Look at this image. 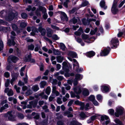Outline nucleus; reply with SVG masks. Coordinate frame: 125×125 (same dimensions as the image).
Segmentation results:
<instances>
[{
  "label": "nucleus",
  "instance_id": "nucleus-33",
  "mask_svg": "<svg viewBox=\"0 0 125 125\" xmlns=\"http://www.w3.org/2000/svg\"><path fill=\"white\" fill-rule=\"evenodd\" d=\"M7 43L8 45L10 46L12 45H14L15 44V43L13 40L12 41L10 40H8L7 42Z\"/></svg>",
  "mask_w": 125,
  "mask_h": 125
},
{
  "label": "nucleus",
  "instance_id": "nucleus-7",
  "mask_svg": "<svg viewBox=\"0 0 125 125\" xmlns=\"http://www.w3.org/2000/svg\"><path fill=\"white\" fill-rule=\"evenodd\" d=\"M110 89V87L108 85H105L101 86V90L103 93H105L109 92Z\"/></svg>",
  "mask_w": 125,
  "mask_h": 125
},
{
  "label": "nucleus",
  "instance_id": "nucleus-61",
  "mask_svg": "<svg viewBox=\"0 0 125 125\" xmlns=\"http://www.w3.org/2000/svg\"><path fill=\"white\" fill-rule=\"evenodd\" d=\"M48 17V15L47 13H44L43 14V17L44 19H46Z\"/></svg>",
  "mask_w": 125,
  "mask_h": 125
},
{
  "label": "nucleus",
  "instance_id": "nucleus-56",
  "mask_svg": "<svg viewBox=\"0 0 125 125\" xmlns=\"http://www.w3.org/2000/svg\"><path fill=\"white\" fill-rule=\"evenodd\" d=\"M69 0H66V1L65 2L63 3V5L65 7L67 8L68 7L67 3L69 2Z\"/></svg>",
  "mask_w": 125,
  "mask_h": 125
},
{
  "label": "nucleus",
  "instance_id": "nucleus-17",
  "mask_svg": "<svg viewBox=\"0 0 125 125\" xmlns=\"http://www.w3.org/2000/svg\"><path fill=\"white\" fill-rule=\"evenodd\" d=\"M79 116L80 119L82 120H83L88 116H86L85 114L83 112L79 114Z\"/></svg>",
  "mask_w": 125,
  "mask_h": 125
},
{
  "label": "nucleus",
  "instance_id": "nucleus-5",
  "mask_svg": "<svg viewBox=\"0 0 125 125\" xmlns=\"http://www.w3.org/2000/svg\"><path fill=\"white\" fill-rule=\"evenodd\" d=\"M40 11H42L43 13H46V10L45 8L42 7H40L39 8V10H37L36 12L37 16H41V14Z\"/></svg>",
  "mask_w": 125,
  "mask_h": 125
},
{
  "label": "nucleus",
  "instance_id": "nucleus-52",
  "mask_svg": "<svg viewBox=\"0 0 125 125\" xmlns=\"http://www.w3.org/2000/svg\"><path fill=\"white\" fill-rule=\"evenodd\" d=\"M20 26L21 27L23 28L26 26H27V24L26 23L24 22H22Z\"/></svg>",
  "mask_w": 125,
  "mask_h": 125
},
{
  "label": "nucleus",
  "instance_id": "nucleus-47",
  "mask_svg": "<svg viewBox=\"0 0 125 125\" xmlns=\"http://www.w3.org/2000/svg\"><path fill=\"white\" fill-rule=\"evenodd\" d=\"M74 74L73 73H71L70 75L68 73H65V75L66 77H69L70 76H74Z\"/></svg>",
  "mask_w": 125,
  "mask_h": 125
},
{
  "label": "nucleus",
  "instance_id": "nucleus-42",
  "mask_svg": "<svg viewBox=\"0 0 125 125\" xmlns=\"http://www.w3.org/2000/svg\"><path fill=\"white\" fill-rule=\"evenodd\" d=\"M60 45L61 49L62 50L64 51L66 48V47L64 44L62 43H60Z\"/></svg>",
  "mask_w": 125,
  "mask_h": 125
},
{
  "label": "nucleus",
  "instance_id": "nucleus-11",
  "mask_svg": "<svg viewBox=\"0 0 125 125\" xmlns=\"http://www.w3.org/2000/svg\"><path fill=\"white\" fill-rule=\"evenodd\" d=\"M111 11L114 14H116L118 11V9L117 8L116 3H114L113 5Z\"/></svg>",
  "mask_w": 125,
  "mask_h": 125
},
{
  "label": "nucleus",
  "instance_id": "nucleus-22",
  "mask_svg": "<svg viewBox=\"0 0 125 125\" xmlns=\"http://www.w3.org/2000/svg\"><path fill=\"white\" fill-rule=\"evenodd\" d=\"M95 54L94 52L93 51H91L86 53L87 56L89 57H91L94 56Z\"/></svg>",
  "mask_w": 125,
  "mask_h": 125
},
{
  "label": "nucleus",
  "instance_id": "nucleus-43",
  "mask_svg": "<svg viewBox=\"0 0 125 125\" xmlns=\"http://www.w3.org/2000/svg\"><path fill=\"white\" fill-rule=\"evenodd\" d=\"M108 112L110 115H113L114 114V110L112 109H111L108 110Z\"/></svg>",
  "mask_w": 125,
  "mask_h": 125
},
{
  "label": "nucleus",
  "instance_id": "nucleus-60",
  "mask_svg": "<svg viewBox=\"0 0 125 125\" xmlns=\"http://www.w3.org/2000/svg\"><path fill=\"white\" fill-rule=\"evenodd\" d=\"M57 102L59 104H61L62 103V101L60 98H57Z\"/></svg>",
  "mask_w": 125,
  "mask_h": 125
},
{
  "label": "nucleus",
  "instance_id": "nucleus-63",
  "mask_svg": "<svg viewBox=\"0 0 125 125\" xmlns=\"http://www.w3.org/2000/svg\"><path fill=\"white\" fill-rule=\"evenodd\" d=\"M40 48L39 46L37 45H36V46L35 48L34 49V51H35L37 52L38 51Z\"/></svg>",
  "mask_w": 125,
  "mask_h": 125
},
{
  "label": "nucleus",
  "instance_id": "nucleus-25",
  "mask_svg": "<svg viewBox=\"0 0 125 125\" xmlns=\"http://www.w3.org/2000/svg\"><path fill=\"white\" fill-rule=\"evenodd\" d=\"M63 59L64 58L61 56H58L56 57L57 61L59 63H61L62 62Z\"/></svg>",
  "mask_w": 125,
  "mask_h": 125
},
{
  "label": "nucleus",
  "instance_id": "nucleus-50",
  "mask_svg": "<svg viewBox=\"0 0 125 125\" xmlns=\"http://www.w3.org/2000/svg\"><path fill=\"white\" fill-rule=\"evenodd\" d=\"M10 83V80L9 79H7L5 84V86L7 87H8Z\"/></svg>",
  "mask_w": 125,
  "mask_h": 125
},
{
  "label": "nucleus",
  "instance_id": "nucleus-31",
  "mask_svg": "<svg viewBox=\"0 0 125 125\" xmlns=\"http://www.w3.org/2000/svg\"><path fill=\"white\" fill-rule=\"evenodd\" d=\"M8 107V105L7 104H5L2 107L0 108V112H2L4 109H7Z\"/></svg>",
  "mask_w": 125,
  "mask_h": 125
},
{
  "label": "nucleus",
  "instance_id": "nucleus-10",
  "mask_svg": "<svg viewBox=\"0 0 125 125\" xmlns=\"http://www.w3.org/2000/svg\"><path fill=\"white\" fill-rule=\"evenodd\" d=\"M110 50V48L109 47L107 49H105L100 53V55L101 56H106L109 53Z\"/></svg>",
  "mask_w": 125,
  "mask_h": 125
},
{
  "label": "nucleus",
  "instance_id": "nucleus-48",
  "mask_svg": "<svg viewBox=\"0 0 125 125\" xmlns=\"http://www.w3.org/2000/svg\"><path fill=\"white\" fill-rule=\"evenodd\" d=\"M52 37L53 39L55 40H57L59 39V38L56 35H53Z\"/></svg>",
  "mask_w": 125,
  "mask_h": 125
},
{
  "label": "nucleus",
  "instance_id": "nucleus-32",
  "mask_svg": "<svg viewBox=\"0 0 125 125\" xmlns=\"http://www.w3.org/2000/svg\"><path fill=\"white\" fill-rule=\"evenodd\" d=\"M53 51L54 54L55 55H59L61 54L60 52L58 50L54 49L53 50Z\"/></svg>",
  "mask_w": 125,
  "mask_h": 125
},
{
  "label": "nucleus",
  "instance_id": "nucleus-6",
  "mask_svg": "<svg viewBox=\"0 0 125 125\" xmlns=\"http://www.w3.org/2000/svg\"><path fill=\"white\" fill-rule=\"evenodd\" d=\"M17 15V13L16 12L15 14L14 13H12L10 14L8 16H7L6 17V20L8 21H10L12 20L15 16Z\"/></svg>",
  "mask_w": 125,
  "mask_h": 125
},
{
  "label": "nucleus",
  "instance_id": "nucleus-21",
  "mask_svg": "<svg viewBox=\"0 0 125 125\" xmlns=\"http://www.w3.org/2000/svg\"><path fill=\"white\" fill-rule=\"evenodd\" d=\"M68 54L69 55L73 58H76L77 56L76 53L73 52H69Z\"/></svg>",
  "mask_w": 125,
  "mask_h": 125
},
{
  "label": "nucleus",
  "instance_id": "nucleus-64",
  "mask_svg": "<svg viewBox=\"0 0 125 125\" xmlns=\"http://www.w3.org/2000/svg\"><path fill=\"white\" fill-rule=\"evenodd\" d=\"M57 125H64L63 122L61 121H59L57 123Z\"/></svg>",
  "mask_w": 125,
  "mask_h": 125
},
{
  "label": "nucleus",
  "instance_id": "nucleus-49",
  "mask_svg": "<svg viewBox=\"0 0 125 125\" xmlns=\"http://www.w3.org/2000/svg\"><path fill=\"white\" fill-rule=\"evenodd\" d=\"M76 78H81L83 77L82 75L79 74H77L75 75Z\"/></svg>",
  "mask_w": 125,
  "mask_h": 125
},
{
  "label": "nucleus",
  "instance_id": "nucleus-19",
  "mask_svg": "<svg viewBox=\"0 0 125 125\" xmlns=\"http://www.w3.org/2000/svg\"><path fill=\"white\" fill-rule=\"evenodd\" d=\"M83 32V31L82 29L81 28H80L77 31L74 33V34L77 36H80Z\"/></svg>",
  "mask_w": 125,
  "mask_h": 125
},
{
  "label": "nucleus",
  "instance_id": "nucleus-51",
  "mask_svg": "<svg viewBox=\"0 0 125 125\" xmlns=\"http://www.w3.org/2000/svg\"><path fill=\"white\" fill-rule=\"evenodd\" d=\"M71 97H76L78 98H79V96L78 95L76 96L75 94L73 93H71Z\"/></svg>",
  "mask_w": 125,
  "mask_h": 125
},
{
  "label": "nucleus",
  "instance_id": "nucleus-13",
  "mask_svg": "<svg viewBox=\"0 0 125 125\" xmlns=\"http://www.w3.org/2000/svg\"><path fill=\"white\" fill-rule=\"evenodd\" d=\"M67 82L68 83L71 85H72V83H73L74 86L76 85L78 83L77 80V79H74L73 80L71 79L68 80L67 81Z\"/></svg>",
  "mask_w": 125,
  "mask_h": 125
},
{
  "label": "nucleus",
  "instance_id": "nucleus-3",
  "mask_svg": "<svg viewBox=\"0 0 125 125\" xmlns=\"http://www.w3.org/2000/svg\"><path fill=\"white\" fill-rule=\"evenodd\" d=\"M124 110V108L122 107H117L115 110L116 112L115 113V116L117 117H119V115L122 114Z\"/></svg>",
  "mask_w": 125,
  "mask_h": 125
},
{
  "label": "nucleus",
  "instance_id": "nucleus-24",
  "mask_svg": "<svg viewBox=\"0 0 125 125\" xmlns=\"http://www.w3.org/2000/svg\"><path fill=\"white\" fill-rule=\"evenodd\" d=\"M75 38L76 41L78 43H80L82 46H83L84 45V44L82 40L81 39L79 38H76L75 36Z\"/></svg>",
  "mask_w": 125,
  "mask_h": 125
},
{
  "label": "nucleus",
  "instance_id": "nucleus-53",
  "mask_svg": "<svg viewBox=\"0 0 125 125\" xmlns=\"http://www.w3.org/2000/svg\"><path fill=\"white\" fill-rule=\"evenodd\" d=\"M0 51L2 50L3 47V42L2 41H0Z\"/></svg>",
  "mask_w": 125,
  "mask_h": 125
},
{
  "label": "nucleus",
  "instance_id": "nucleus-15",
  "mask_svg": "<svg viewBox=\"0 0 125 125\" xmlns=\"http://www.w3.org/2000/svg\"><path fill=\"white\" fill-rule=\"evenodd\" d=\"M9 60H10L13 62L15 63L18 60V58L14 56H10L9 57L8 61H9Z\"/></svg>",
  "mask_w": 125,
  "mask_h": 125
},
{
  "label": "nucleus",
  "instance_id": "nucleus-29",
  "mask_svg": "<svg viewBox=\"0 0 125 125\" xmlns=\"http://www.w3.org/2000/svg\"><path fill=\"white\" fill-rule=\"evenodd\" d=\"M114 122L117 124L119 125H124L120 121V120L116 118L114 120Z\"/></svg>",
  "mask_w": 125,
  "mask_h": 125
},
{
  "label": "nucleus",
  "instance_id": "nucleus-57",
  "mask_svg": "<svg viewBox=\"0 0 125 125\" xmlns=\"http://www.w3.org/2000/svg\"><path fill=\"white\" fill-rule=\"evenodd\" d=\"M59 94V93L58 91H56L52 93V94H53V95H54V94H55L56 96H58Z\"/></svg>",
  "mask_w": 125,
  "mask_h": 125
},
{
  "label": "nucleus",
  "instance_id": "nucleus-38",
  "mask_svg": "<svg viewBox=\"0 0 125 125\" xmlns=\"http://www.w3.org/2000/svg\"><path fill=\"white\" fill-rule=\"evenodd\" d=\"M40 95L42 97L46 99H47L48 98V96L44 94V92H43L42 93H41L40 94Z\"/></svg>",
  "mask_w": 125,
  "mask_h": 125
},
{
  "label": "nucleus",
  "instance_id": "nucleus-4",
  "mask_svg": "<svg viewBox=\"0 0 125 125\" xmlns=\"http://www.w3.org/2000/svg\"><path fill=\"white\" fill-rule=\"evenodd\" d=\"M119 42L118 40L116 38H112L111 41V44L112 45V48H116L117 46L118 45Z\"/></svg>",
  "mask_w": 125,
  "mask_h": 125
},
{
  "label": "nucleus",
  "instance_id": "nucleus-54",
  "mask_svg": "<svg viewBox=\"0 0 125 125\" xmlns=\"http://www.w3.org/2000/svg\"><path fill=\"white\" fill-rule=\"evenodd\" d=\"M55 97V95H53V94H52L51 96L49 98V100L50 101H52L53 99Z\"/></svg>",
  "mask_w": 125,
  "mask_h": 125
},
{
  "label": "nucleus",
  "instance_id": "nucleus-36",
  "mask_svg": "<svg viewBox=\"0 0 125 125\" xmlns=\"http://www.w3.org/2000/svg\"><path fill=\"white\" fill-rule=\"evenodd\" d=\"M78 20H79V19L78 18H73L71 20L70 22H73L74 24H75Z\"/></svg>",
  "mask_w": 125,
  "mask_h": 125
},
{
  "label": "nucleus",
  "instance_id": "nucleus-16",
  "mask_svg": "<svg viewBox=\"0 0 125 125\" xmlns=\"http://www.w3.org/2000/svg\"><path fill=\"white\" fill-rule=\"evenodd\" d=\"M39 31L41 32L42 35H44L45 34V30L44 29L42 28L41 27H40L39 28Z\"/></svg>",
  "mask_w": 125,
  "mask_h": 125
},
{
  "label": "nucleus",
  "instance_id": "nucleus-39",
  "mask_svg": "<svg viewBox=\"0 0 125 125\" xmlns=\"http://www.w3.org/2000/svg\"><path fill=\"white\" fill-rule=\"evenodd\" d=\"M108 117L107 116L105 115H102L101 117V120L102 121H103L104 120H106L108 119Z\"/></svg>",
  "mask_w": 125,
  "mask_h": 125
},
{
  "label": "nucleus",
  "instance_id": "nucleus-20",
  "mask_svg": "<svg viewBox=\"0 0 125 125\" xmlns=\"http://www.w3.org/2000/svg\"><path fill=\"white\" fill-rule=\"evenodd\" d=\"M83 94L84 96H87L89 94V92L88 90L86 88L84 89L83 91Z\"/></svg>",
  "mask_w": 125,
  "mask_h": 125
},
{
  "label": "nucleus",
  "instance_id": "nucleus-59",
  "mask_svg": "<svg viewBox=\"0 0 125 125\" xmlns=\"http://www.w3.org/2000/svg\"><path fill=\"white\" fill-rule=\"evenodd\" d=\"M18 117L20 119H22L23 118L24 116L23 115L21 114H19L18 115Z\"/></svg>",
  "mask_w": 125,
  "mask_h": 125
},
{
  "label": "nucleus",
  "instance_id": "nucleus-12",
  "mask_svg": "<svg viewBox=\"0 0 125 125\" xmlns=\"http://www.w3.org/2000/svg\"><path fill=\"white\" fill-rule=\"evenodd\" d=\"M4 92L6 93H7V94L9 96H12L13 94V91L9 88H6Z\"/></svg>",
  "mask_w": 125,
  "mask_h": 125
},
{
  "label": "nucleus",
  "instance_id": "nucleus-9",
  "mask_svg": "<svg viewBox=\"0 0 125 125\" xmlns=\"http://www.w3.org/2000/svg\"><path fill=\"white\" fill-rule=\"evenodd\" d=\"M82 37L84 41L88 43H91L90 42L91 38H89L88 35L85 34H83L82 35Z\"/></svg>",
  "mask_w": 125,
  "mask_h": 125
},
{
  "label": "nucleus",
  "instance_id": "nucleus-1",
  "mask_svg": "<svg viewBox=\"0 0 125 125\" xmlns=\"http://www.w3.org/2000/svg\"><path fill=\"white\" fill-rule=\"evenodd\" d=\"M68 58L69 60L71 61H73V62L74 63L73 64V68L74 69H75L76 66V71L80 72L83 70V69H79V64L75 59H73L70 57H68Z\"/></svg>",
  "mask_w": 125,
  "mask_h": 125
},
{
  "label": "nucleus",
  "instance_id": "nucleus-18",
  "mask_svg": "<svg viewBox=\"0 0 125 125\" xmlns=\"http://www.w3.org/2000/svg\"><path fill=\"white\" fill-rule=\"evenodd\" d=\"M100 5L101 7L104 10L106 9L107 8V6H105V2L104 0H102L100 2Z\"/></svg>",
  "mask_w": 125,
  "mask_h": 125
},
{
  "label": "nucleus",
  "instance_id": "nucleus-55",
  "mask_svg": "<svg viewBox=\"0 0 125 125\" xmlns=\"http://www.w3.org/2000/svg\"><path fill=\"white\" fill-rule=\"evenodd\" d=\"M14 88L16 89V90L17 93H19L20 92V88L19 87H17L16 85H15L14 86Z\"/></svg>",
  "mask_w": 125,
  "mask_h": 125
},
{
  "label": "nucleus",
  "instance_id": "nucleus-45",
  "mask_svg": "<svg viewBox=\"0 0 125 125\" xmlns=\"http://www.w3.org/2000/svg\"><path fill=\"white\" fill-rule=\"evenodd\" d=\"M97 98L99 101H101L102 98L101 95L100 94H98L97 96Z\"/></svg>",
  "mask_w": 125,
  "mask_h": 125
},
{
  "label": "nucleus",
  "instance_id": "nucleus-23",
  "mask_svg": "<svg viewBox=\"0 0 125 125\" xmlns=\"http://www.w3.org/2000/svg\"><path fill=\"white\" fill-rule=\"evenodd\" d=\"M73 89L74 92L78 94L82 92L81 88L79 87L74 88H73Z\"/></svg>",
  "mask_w": 125,
  "mask_h": 125
},
{
  "label": "nucleus",
  "instance_id": "nucleus-34",
  "mask_svg": "<svg viewBox=\"0 0 125 125\" xmlns=\"http://www.w3.org/2000/svg\"><path fill=\"white\" fill-rule=\"evenodd\" d=\"M70 125H82V124L76 121H73L71 123Z\"/></svg>",
  "mask_w": 125,
  "mask_h": 125
},
{
  "label": "nucleus",
  "instance_id": "nucleus-27",
  "mask_svg": "<svg viewBox=\"0 0 125 125\" xmlns=\"http://www.w3.org/2000/svg\"><path fill=\"white\" fill-rule=\"evenodd\" d=\"M31 54L26 55L24 59V60L25 62H29L31 60Z\"/></svg>",
  "mask_w": 125,
  "mask_h": 125
},
{
  "label": "nucleus",
  "instance_id": "nucleus-35",
  "mask_svg": "<svg viewBox=\"0 0 125 125\" xmlns=\"http://www.w3.org/2000/svg\"><path fill=\"white\" fill-rule=\"evenodd\" d=\"M51 91V89L49 86L46 89L45 93L48 95H49Z\"/></svg>",
  "mask_w": 125,
  "mask_h": 125
},
{
  "label": "nucleus",
  "instance_id": "nucleus-2",
  "mask_svg": "<svg viewBox=\"0 0 125 125\" xmlns=\"http://www.w3.org/2000/svg\"><path fill=\"white\" fill-rule=\"evenodd\" d=\"M5 116L8 117V120L10 121H14L16 120V116L13 115L12 112H8L5 114Z\"/></svg>",
  "mask_w": 125,
  "mask_h": 125
},
{
  "label": "nucleus",
  "instance_id": "nucleus-46",
  "mask_svg": "<svg viewBox=\"0 0 125 125\" xmlns=\"http://www.w3.org/2000/svg\"><path fill=\"white\" fill-rule=\"evenodd\" d=\"M21 15L22 17L24 19L26 18L27 17V15L26 13H22Z\"/></svg>",
  "mask_w": 125,
  "mask_h": 125
},
{
  "label": "nucleus",
  "instance_id": "nucleus-37",
  "mask_svg": "<svg viewBox=\"0 0 125 125\" xmlns=\"http://www.w3.org/2000/svg\"><path fill=\"white\" fill-rule=\"evenodd\" d=\"M40 87L41 88H43L46 84V82L45 81H42L40 83Z\"/></svg>",
  "mask_w": 125,
  "mask_h": 125
},
{
  "label": "nucleus",
  "instance_id": "nucleus-28",
  "mask_svg": "<svg viewBox=\"0 0 125 125\" xmlns=\"http://www.w3.org/2000/svg\"><path fill=\"white\" fill-rule=\"evenodd\" d=\"M61 14L62 18H64V19H65L66 21H68V19L67 15L64 12H61Z\"/></svg>",
  "mask_w": 125,
  "mask_h": 125
},
{
  "label": "nucleus",
  "instance_id": "nucleus-8",
  "mask_svg": "<svg viewBox=\"0 0 125 125\" xmlns=\"http://www.w3.org/2000/svg\"><path fill=\"white\" fill-rule=\"evenodd\" d=\"M38 102L36 101H33L30 102L29 103V104L27 105V107L28 108H31L32 107H34L37 104Z\"/></svg>",
  "mask_w": 125,
  "mask_h": 125
},
{
  "label": "nucleus",
  "instance_id": "nucleus-26",
  "mask_svg": "<svg viewBox=\"0 0 125 125\" xmlns=\"http://www.w3.org/2000/svg\"><path fill=\"white\" fill-rule=\"evenodd\" d=\"M48 32L47 36L49 37H51L52 36V31L49 28H48L47 29Z\"/></svg>",
  "mask_w": 125,
  "mask_h": 125
},
{
  "label": "nucleus",
  "instance_id": "nucleus-62",
  "mask_svg": "<svg viewBox=\"0 0 125 125\" xmlns=\"http://www.w3.org/2000/svg\"><path fill=\"white\" fill-rule=\"evenodd\" d=\"M61 66L59 64H56L57 70H58L60 69L61 68Z\"/></svg>",
  "mask_w": 125,
  "mask_h": 125
},
{
  "label": "nucleus",
  "instance_id": "nucleus-44",
  "mask_svg": "<svg viewBox=\"0 0 125 125\" xmlns=\"http://www.w3.org/2000/svg\"><path fill=\"white\" fill-rule=\"evenodd\" d=\"M89 99L92 102L95 100V97L93 95H91L89 97Z\"/></svg>",
  "mask_w": 125,
  "mask_h": 125
},
{
  "label": "nucleus",
  "instance_id": "nucleus-40",
  "mask_svg": "<svg viewBox=\"0 0 125 125\" xmlns=\"http://www.w3.org/2000/svg\"><path fill=\"white\" fill-rule=\"evenodd\" d=\"M34 47V45L32 44L29 45L28 46V49L31 51L33 50Z\"/></svg>",
  "mask_w": 125,
  "mask_h": 125
},
{
  "label": "nucleus",
  "instance_id": "nucleus-30",
  "mask_svg": "<svg viewBox=\"0 0 125 125\" xmlns=\"http://www.w3.org/2000/svg\"><path fill=\"white\" fill-rule=\"evenodd\" d=\"M32 89L34 91L36 92L39 89V87L38 85H36L33 86L32 87Z\"/></svg>",
  "mask_w": 125,
  "mask_h": 125
},
{
  "label": "nucleus",
  "instance_id": "nucleus-58",
  "mask_svg": "<svg viewBox=\"0 0 125 125\" xmlns=\"http://www.w3.org/2000/svg\"><path fill=\"white\" fill-rule=\"evenodd\" d=\"M4 75L5 77L6 78H8L10 76L9 73L7 72H5L4 73Z\"/></svg>",
  "mask_w": 125,
  "mask_h": 125
},
{
  "label": "nucleus",
  "instance_id": "nucleus-14",
  "mask_svg": "<svg viewBox=\"0 0 125 125\" xmlns=\"http://www.w3.org/2000/svg\"><path fill=\"white\" fill-rule=\"evenodd\" d=\"M74 103L76 104L79 105L81 106L80 109L81 110H83L84 108V103L77 100L75 101Z\"/></svg>",
  "mask_w": 125,
  "mask_h": 125
},
{
  "label": "nucleus",
  "instance_id": "nucleus-41",
  "mask_svg": "<svg viewBox=\"0 0 125 125\" xmlns=\"http://www.w3.org/2000/svg\"><path fill=\"white\" fill-rule=\"evenodd\" d=\"M89 4V2L88 1H85L82 3L81 5L82 7H84L86 6Z\"/></svg>",
  "mask_w": 125,
  "mask_h": 125
}]
</instances>
